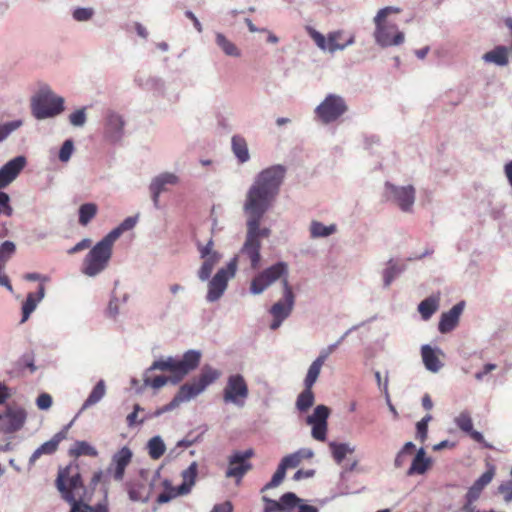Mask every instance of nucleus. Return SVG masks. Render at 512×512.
<instances>
[{"mask_svg":"<svg viewBox=\"0 0 512 512\" xmlns=\"http://www.w3.org/2000/svg\"><path fill=\"white\" fill-rule=\"evenodd\" d=\"M285 174L286 167L284 165H272L256 175L253 184L247 191L243 205L244 213L247 216L246 236L240 254L250 260L253 270L260 266L261 239L271 235V229L261 227V221L278 196Z\"/></svg>","mask_w":512,"mask_h":512,"instance_id":"f257e3e1","label":"nucleus"},{"mask_svg":"<svg viewBox=\"0 0 512 512\" xmlns=\"http://www.w3.org/2000/svg\"><path fill=\"white\" fill-rule=\"evenodd\" d=\"M56 487L62 499L69 505L68 512H110L107 494L94 505L86 501V487L79 472L70 475L68 467L60 470Z\"/></svg>","mask_w":512,"mask_h":512,"instance_id":"f03ea898","label":"nucleus"},{"mask_svg":"<svg viewBox=\"0 0 512 512\" xmlns=\"http://www.w3.org/2000/svg\"><path fill=\"white\" fill-rule=\"evenodd\" d=\"M203 263L197 272V276L201 281H208V291L206 300L209 303L218 301L228 286V281L232 279L237 271L238 257L234 256L230 259L225 267H221L215 275L210 279L212 271L216 264L222 259V254L212 253L206 257H200Z\"/></svg>","mask_w":512,"mask_h":512,"instance_id":"7ed1b4c3","label":"nucleus"},{"mask_svg":"<svg viewBox=\"0 0 512 512\" xmlns=\"http://www.w3.org/2000/svg\"><path fill=\"white\" fill-rule=\"evenodd\" d=\"M106 395V384L103 379H100L95 386L92 388L91 392L89 393L86 400L83 402L80 410L74 417V419L64 426L59 432L54 434V436L47 442L40 445L30 456L29 458V466H33L35 462L42 456V455H52L54 454L60 442L64 440L67 437V432L70 429V427L73 425L74 420L86 409L96 405L99 403L104 396Z\"/></svg>","mask_w":512,"mask_h":512,"instance_id":"20e7f679","label":"nucleus"},{"mask_svg":"<svg viewBox=\"0 0 512 512\" xmlns=\"http://www.w3.org/2000/svg\"><path fill=\"white\" fill-rule=\"evenodd\" d=\"M401 9L395 6H386L380 9L373 19L375 30L373 33L375 42L382 48L399 46L404 43L405 35L398 29L395 23L386 21L388 15L399 13Z\"/></svg>","mask_w":512,"mask_h":512,"instance_id":"39448f33","label":"nucleus"},{"mask_svg":"<svg viewBox=\"0 0 512 512\" xmlns=\"http://www.w3.org/2000/svg\"><path fill=\"white\" fill-rule=\"evenodd\" d=\"M32 114L38 119H47L59 115L64 110V98L56 96L50 89H42L32 100Z\"/></svg>","mask_w":512,"mask_h":512,"instance_id":"423d86ee","label":"nucleus"},{"mask_svg":"<svg viewBox=\"0 0 512 512\" xmlns=\"http://www.w3.org/2000/svg\"><path fill=\"white\" fill-rule=\"evenodd\" d=\"M288 275V264L284 261H278L254 276L250 283V293L253 295L262 294L277 280H281V284L283 285L284 280L288 281Z\"/></svg>","mask_w":512,"mask_h":512,"instance_id":"0eeeda50","label":"nucleus"},{"mask_svg":"<svg viewBox=\"0 0 512 512\" xmlns=\"http://www.w3.org/2000/svg\"><path fill=\"white\" fill-rule=\"evenodd\" d=\"M248 397L249 388L244 376L239 373L229 375L222 391L223 402L243 408Z\"/></svg>","mask_w":512,"mask_h":512,"instance_id":"6e6552de","label":"nucleus"},{"mask_svg":"<svg viewBox=\"0 0 512 512\" xmlns=\"http://www.w3.org/2000/svg\"><path fill=\"white\" fill-rule=\"evenodd\" d=\"M221 376V372L210 365H204L197 378L179 387V392L186 402L201 394L209 385Z\"/></svg>","mask_w":512,"mask_h":512,"instance_id":"1a4fd4ad","label":"nucleus"},{"mask_svg":"<svg viewBox=\"0 0 512 512\" xmlns=\"http://www.w3.org/2000/svg\"><path fill=\"white\" fill-rule=\"evenodd\" d=\"M295 305V294L289 281L284 280L283 296L274 303L269 309V313L273 317L269 327L271 330H277L282 323L291 315Z\"/></svg>","mask_w":512,"mask_h":512,"instance_id":"9d476101","label":"nucleus"},{"mask_svg":"<svg viewBox=\"0 0 512 512\" xmlns=\"http://www.w3.org/2000/svg\"><path fill=\"white\" fill-rule=\"evenodd\" d=\"M384 198L387 202L397 205L401 211L412 212L416 191L412 185L397 186L389 181L384 185Z\"/></svg>","mask_w":512,"mask_h":512,"instance_id":"9b49d317","label":"nucleus"},{"mask_svg":"<svg viewBox=\"0 0 512 512\" xmlns=\"http://www.w3.org/2000/svg\"><path fill=\"white\" fill-rule=\"evenodd\" d=\"M112 253L99 244H95L86 254L81 265V272L88 277H96L109 265Z\"/></svg>","mask_w":512,"mask_h":512,"instance_id":"f8f14e48","label":"nucleus"},{"mask_svg":"<svg viewBox=\"0 0 512 512\" xmlns=\"http://www.w3.org/2000/svg\"><path fill=\"white\" fill-rule=\"evenodd\" d=\"M347 110L348 107L344 98L340 95L330 93L315 108V114L322 123L330 124L344 115Z\"/></svg>","mask_w":512,"mask_h":512,"instance_id":"ddd939ff","label":"nucleus"},{"mask_svg":"<svg viewBox=\"0 0 512 512\" xmlns=\"http://www.w3.org/2000/svg\"><path fill=\"white\" fill-rule=\"evenodd\" d=\"M125 125L126 121L120 113L107 110L103 119V138L111 144L120 143L125 136Z\"/></svg>","mask_w":512,"mask_h":512,"instance_id":"4468645a","label":"nucleus"},{"mask_svg":"<svg viewBox=\"0 0 512 512\" xmlns=\"http://www.w3.org/2000/svg\"><path fill=\"white\" fill-rule=\"evenodd\" d=\"M329 415L330 409L326 405L320 404L314 408L311 415L307 416L306 423L312 426L311 435L315 440H326Z\"/></svg>","mask_w":512,"mask_h":512,"instance_id":"2eb2a0df","label":"nucleus"},{"mask_svg":"<svg viewBox=\"0 0 512 512\" xmlns=\"http://www.w3.org/2000/svg\"><path fill=\"white\" fill-rule=\"evenodd\" d=\"M27 413L22 407L7 406L0 413V431L4 434H12L21 430L26 422Z\"/></svg>","mask_w":512,"mask_h":512,"instance_id":"dca6fc26","label":"nucleus"},{"mask_svg":"<svg viewBox=\"0 0 512 512\" xmlns=\"http://www.w3.org/2000/svg\"><path fill=\"white\" fill-rule=\"evenodd\" d=\"M254 455L253 449L235 451L228 459L229 467L226 470V477L240 480L252 468L248 459Z\"/></svg>","mask_w":512,"mask_h":512,"instance_id":"f3484780","label":"nucleus"},{"mask_svg":"<svg viewBox=\"0 0 512 512\" xmlns=\"http://www.w3.org/2000/svg\"><path fill=\"white\" fill-rule=\"evenodd\" d=\"M179 183V177L171 172H164L155 176L150 185L149 191L153 206L156 209H160V195L167 191V185H177Z\"/></svg>","mask_w":512,"mask_h":512,"instance_id":"a211bd4d","label":"nucleus"},{"mask_svg":"<svg viewBox=\"0 0 512 512\" xmlns=\"http://www.w3.org/2000/svg\"><path fill=\"white\" fill-rule=\"evenodd\" d=\"M27 164V159L23 155L16 156L6 162L0 168V189L10 185L21 173Z\"/></svg>","mask_w":512,"mask_h":512,"instance_id":"6ab92c4d","label":"nucleus"},{"mask_svg":"<svg viewBox=\"0 0 512 512\" xmlns=\"http://www.w3.org/2000/svg\"><path fill=\"white\" fill-rule=\"evenodd\" d=\"M16 253V244L11 240H6L0 244V286L5 287L9 292L13 293V287L9 277L5 274L4 269L7 262Z\"/></svg>","mask_w":512,"mask_h":512,"instance_id":"aec40b11","label":"nucleus"},{"mask_svg":"<svg viewBox=\"0 0 512 512\" xmlns=\"http://www.w3.org/2000/svg\"><path fill=\"white\" fill-rule=\"evenodd\" d=\"M464 307L465 302L460 301L455 304L449 311L442 313L438 324V330L440 333L446 334L456 328Z\"/></svg>","mask_w":512,"mask_h":512,"instance_id":"412c9836","label":"nucleus"},{"mask_svg":"<svg viewBox=\"0 0 512 512\" xmlns=\"http://www.w3.org/2000/svg\"><path fill=\"white\" fill-rule=\"evenodd\" d=\"M132 455V451L124 446L112 456L111 465L107 471L111 472L112 467H114L113 477L115 480L121 481L123 479L125 469L131 462Z\"/></svg>","mask_w":512,"mask_h":512,"instance_id":"4be33fe9","label":"nucleus"},{"mask_svg":"<svg viewBox=\"0 0 512 512\" xmlns=\"http://www.w3.org/2000/svg\"><path fill=\"white\" fill-rule=\"evenodd\" d=\"M407 269L406 262L399 259H389L382 271L383 287L388 288Z\"/></svg>","mask_w":512,"mask_h":512,"instance_id":"5701e85b","label":"nucleus"},{"mask_svg":"<svg viewBox=\"0 0 512 512\" xmlns=\"http://www.w3.org/2000/svg\"><path fill=\"white\" fill-rule=\"evenodd\" d=\"M510 48L504 45H497L490 51L483 54L482 60L485 63L494 64L499 67L507 66L509 63Z\"/></svg>","mask_w":512,"mask_h":512,"instance_id":"b1692460","label":"nucleus"},{"mask_svg":"<svg viewBox=\"0 0 512 512\" xmlns=\"http://www.w3.org/2000/svg\"><path fill=\"white\" fill-rule=\"evenodd\" d=\"M201 357V351L195 349L187 350L181 358H177L178 371L183 374H189L198 368Z\"/></svg>","mask_w":512,"mask_h":512,"instance_id":"393cba45","label":"nucleus"},{"mask_svg":"<svg viewBox=\"0 0 512 512\" xmlns=\"http://www.w3.org/2000/svg\"><path fill=\"white\" fill-rule=\"evenodd\" d=\"M45 296V287L43 284L38 286L37 293H28L26 300L22 304V318L21 323L28 320L33 311L37 308V305L42 301Z\"/></svg>","mask_w":512,"mask_h":512,"instance_id":"a878e982","label":"nucleus"},{"mask_svg":"<svg viewBox=\"0 0 512 512\" xmlns=\"http://www.w3.org/2000/svg\"><path fill=\"white\" fill-rule=\"evenodd\" d=\"M198 474V464L196 461H193L187 469L182 471V483L178 485V493L187 495L191 492L193 486L195 485L196 478Z\"/></svg>","mask_w":512,"mask_h":512,"instance_id":"bb28decb","label":"nucleus"},{"mask_svg":"<svg viewBox=\"0 0 512 512\" xmlns=\"http://www.w3.org/2000/svg\"><path fill=\"white\" fill-rule=\"evenodd\" d=\"M231 150L236 157L238 163L244 164L249 161L250 154L248 144L241 135H234L231 138Z\"/></svg>","mask_w":512,"mask_h":512,"instance_id":"cd10ccee","label":"nucleus"},{"mask_svg":"<svg viewBox=\"0 0 512 512\" xmlns=\"http://www.w3.org/2000/svg\"><path fill=\"white\" fill-rule=\"evenodd\" d=\"M421 356L423 363L428 371L436 373L441 369L442 363L429 344L422 345Z\"/></svg>","mask_w":512,"mask_h":512,"instance_id":"c85d7f7f","label":"nucleus"},{"mask_svg":"<svg viewBox=\"0 0 512 512\" xmlns=\"http://www.w3.org/2000/svg\"><path fill=\"white\" fill-rule=\"evenodd\" d=\"M215 43L226 56H241V50L232 41H230L223 33H215Z\"/></svg>","mask_w":512,"mask_h":512,"instance_id":"c756f323","label":"nucleus"},{"mask_svg":"<svg viewBox=\"0 0 512 512\" xmlns=\"http://www.w3.org/2000/svg\"><path fill=\"white\" fill-rule=\"evenodd\" d=\"M329 448L334 461L340 464L346 457L347 454L355 452V446H351L349 443H338L335 441L329 442Z\"/></svg>","mask_w":512,"mask_h":512,"instance_id":"7c9ffc66","label":"nucleus"},{"mask_svg":"<svg viewBox=\"0 0 512 512\" xmlns=\"http://www.w3.org/2000/svg\"><path fill=\"white\" fill-rule=\"evenodd\" d=\"M315 395L312 387H304L303 391L299 393L296 399V409L300 413H306L314 404Z\"/></svg>","mask_w":512,"mask_h":512,"instance_id":"2f4dec72","label":"nucleus"},{"mask_svg":"<svg viewBox=\"0 0 512 512\" xmlns=\"http://www.w3.org/2000/svg\"><path fill=\"white\" fill-rule=\"evenodd\" d=\"M183 402H186V401L184 400V398L178 391L168 404H166V405L156 409L154 412L148 414L146 417L139 420V423L143 424L148 419L159 417L166 412H170V411L176 409Z\"/></svg>","mask_w":512,"mask_h":512,"instance_id":"473e14b6","label":"nucleus"},{"mask_svg":"<svg viewBox=\"0 0 512 512\" xmlns=\"http://www.w3.org/2000/svg\"><path fill=\"white\" fill-rule=\"evenodd\" d=\"M155 370L169 371L171 373L178 371L177 357L168 356L167 358L155 360L151 366L146 369V374Z\"/></svg>","mask_w":512,"mask_h":512,"instance_id":"72a5a7b5","label":"nucleus"},{"mask_svg":"<svg viewBox=\"0 0 512 512\" xmlns=\"http://www.w3.org/2000/svg\"><path fill=\"white\" fill-rule=\"evenodd\" d=\"M439 307V298L430 296L421 301L418 305V311L423 320H429Z\"/></svg>","mask_w":512,"mask_h":512,"instance_id":"f704fd0d","label":"nucleus"},{"mask_svg":"<svg viewBox=\"0 0 512 512\" xmlns=\"http://www.w3.org/2000/svg\"><path fill=\"white\" fill-rule=\"evenodd\" d=\"M98 207L95 203L88 202L84 203L79 207L78 210V221L82 226H87L91 220L96 216Z\"/></svg>","mask_w":512,"mask_h":512,"instance_id":"c9c22d12","label":"nucleus"},{"mask_svg":"<svg viewBox=\"0 0 512 512\" xmlns=\"http://www.w3.org/2000/svg\"><path fill=\"white\" fill-rule=\"evenodd\" d=\"M69 455L74 457H79L82 455H87L91 457H96L98 455L95 447L90 445L86 441H75L73 446L69 449Z\"/></svg>","mask_w":512,"mask_h":512,"instance_id":"e433bc0d","label":"nucleus"},{"mask_svg":"<svg viewBox=\"0 0 512 512\" xmlns=\"http://www.w3.org/2000/svg\"><path fill=\"white\" fill-rule=\"evenodd\" d=\"M129 499L133 502L146 503L149 500V491L142 483H135L128 488Z\"/></svg>","mask_w":512,"mask_h":512,"instance_id":"4c0bfd02","label":"nucleus"},{"mask_svg":"<svg viewBox=\"0 0 512 512\" xmlns=\"http://www.w3.org/2000/svg\"><path fill=\"white\" fill-rule=\"evenodd\" d=\"M432 465V459L413 458L410 467L406 471V476H415L425 474Z\"/></svg>","mask_w":512,"mask_h":512,"instance_id":"58836bf2","label":"nucleus"},{"mask_svg":"<svg viewBox=\"0 0 512 512\" xmlns=\"http://www.w3.org/2000/svg\"><path fill=\"white\" fill-rule=\"evenodd\" d=\"M279 502L282 511H290L294 508L299 509L300 506L306 505L305 503H303V500L293 492L284 493L280 497Z\"/></svg>","mask_w":512,"mask_h":512,"instance_id":"ea45409f","label":"nucleus"},{"mask_svg":"<svg viewBox=\"0 0 512 512\" xmlns=\"http://www.w3.org/2000/svg\"><path fill=\"white\" fill-rule=\"evenodd\" d=\"M147 448H148L149 456L154 460L159 459L164 454V452L166 450V446H165L163 439L158 435L152 437L149 440V442L147 444Z\"/></svg>","mask_w":512,"mask_h":512,"instance_id":"a19ab883","label":"nucleus"},{"mask_svg":"<svg viewBox=\"0 0 512 512\" xmlns=\"http://www.w3.org/2000/svg\"><path fill=\"white\" fill-rule=\"evenodd\" d=\"M336 231V225H324L321 222L313 221L310 225V234L312 238L328 237Z\"/></svg>","mask_w":512,"mask_h":512,"instance_id":"79ce46f5","label":"nucleus"},{"mask_svg":"<svg viewBox=\"0 0 512 512\" xmlns=\"http://www.w3.org/2000/svg\"><path fill=\"white\" fill-rule=\"evenodd\" d=\"M323 363L320 360L315 359L308 368L306 377L304 379V387H313L316 383Z\"/></svg>","mask_w":512,"mask_h":512,"instance_id":"37998d69","label":"nucleus"},{"mask_svg":"<svg viewBox=\"0 0 512 512\" xmlns=\"http://www.w3.org/2000/svg\"><path fill=\"white\" fill-rule=\"evenodd\" d=\"M23 125V120L15 119L0 124V143L4 142L13 132Z\"/></svg>","mask_w":512,"mask_h":512,"instance_id":"c03bdc74","label":"nucleus"},{"mask_svg":"<svg viewBox=\"0 0 512 512\" xmlns=\"http://www.w3.org/2000/svg\"><path fill=\"white\" fill-rule=\"evenodd\" d=\"M145 90L153 92L157 95H164L165 93V82L162 78L151 76L145 80Z\"/></svg>","mask_w":512,"mask_h":512,"instance_id":"a18cd8bd","label":"nucleus"},{"mask_svg":"<svg viewBox=\"0 0 512 512\" xmlns=\"http://www.w3.org/2000/svg\"><path fill=\"white\" fill-rule=\"evenodd\" d=\"M285 475H286V469L279 464L275 473L273 474L271 480L264 485V487L261 489V491L263 492V491L278 487L284 480Z\"/></svg>","mask_w":512,"mask_h":512,"instance_id":"49530a36","label":"nucleus"},{"mask_svg":"<svg viewBox=\"0 0 512 512\" xmlns=\"http://www.w3.org/2000/svg\"><path fill=\"white\" fill-rule=\"evenodd\" d=\"M123 233L118 227L112 229L107 235H105L97 244L107 249L112 253L113 243L122 235Z\"/></svg>","mask_w":512,"mask_h":512,"instance_id":"de8ad7c7","label":"nucleus"},{"mask_svg":"<svg viewBox=\"0 0 512 512\" xmlns=\"http://www.w3.org/2000/svg\"><path fill=\"white\" fill-rule=\"evenodd\" d=\"M495 471L496 468L493 464H487L486 471L473 484L483 490L492 481Z\"/></svg>","mask_w":512,"mask_h":512,"instance_id":"09e8293b","label":"nucleus"},{"mask_svg":"<svg viewBox=\"0 0 512 512\" xmlns=\"http://www.w3.org/2000/svg\"><path fill=\"white\" fill-rule=\"evenodd\" d=\"M94 15V9L91 7H77L72 11V17L77 22L89 21Z\"/></svg>","mask_w":512,"mask_h":512,"instance_id":"8fccbe9b","label":"nucleus"},{"mask_svg":"<svg viewBox=\"0 0 512 512\" xmlns=\"http://www.w3.org/2000/svg\"><path fill=\"white\" fill-rule=\"evenodd\" d=\"M431 419L432 416L430 414H427L416 424V437L420 439L421 442H424L427 438L428 423Z\"/></svg>","mask_w":512,"mask_h":512,"instance_id":"3c124183","label":"nucleus"},{"mask_svg":"<svg viewBox=\"0 0 512 512\" xmlns=\"http://www.w3.org/2000/svg\"><path fill=\"white\" fill-rule=\"evenodd\" d=\"M73 151H74V142L72 139H66L60 150H59V160L61 162H68L73 154Z\"/></svg>","mask_w":512,"mask_h":512,"instance_id":"603ef678","label":"nucleus"},{"mask_svg":"<svg viewBox=\"0 0 512 512\" xmlns=\"http://www.w3.org/2000/svg\"><path fill=\"white\" fill-rule=\"evenodd\" d=\"M120 298L112 291L110 300L106 308V315L110 318H116L119 314Z\"/></svg>","mask_w":512,"mask_h":512,"instance_id":"864d4df0","label":"nucleus"},{"mask_svg":"<svg viewBox=\"0 0 512 512\" xmlns=\"http://www.w3.org/2000/svg\"><path fill=\"white\" fill-rule=\"evenodd\" d=\"M167 382H169V378L165 375H159L155 378L151 379L148 374H146V371L144 372V385L150 386L153 389H160L163 387Z\"/></svg>","mask_w":512,"mask_h":512,"instance_id":"5fc2aeb1","label":"nucleus"},{"mask_svg":"<svg viewBox=\"0 0 512 512\" xmlns=\"http://www.w3.org/2000/svg\"><path fill=\"white\" fill-rule=\"evenodd\" d=\"M455 422L457 427L461 429L463 432L468 433L469 431H472L473 423L469 413H460V415L456 418Z\"/></svg>","mask_w":512,"mask_h":512,"instance_id":"6e6d98bb","label":"nucleus"},{"mask_svg":"<svg viewBox=\"0 0 512 512\" xmlns=\"http://www.w3.org/2000/svg\"><path fill=\"white\" fill-rule=\"evenodd\" d=\"M511 479L503 481L498 486V493L503 494L504 501L506 503L512 502V467L510 470Z\"/></svg>","mask_w":512,"mask_h":512,"instance_id":"4d7b16f0","label":"nucleus"},{"mask_svg":"<svg viewBox=\"0 0 512 512\" xmlns=\"http://www.w3.org/2000/svg\"><path fill=\"white\" fill-rule=\"evenodd\" d=\"M86 108L83 107L81 109H78L70 114L69 116V122L71 125L75 127H82L86 123Z\"/></svg>","mask_w":512,"mask_h":512,"instance_id":"13d9d810","label":"nucleus"},{"mask_svg":"<svg viewBox=\"0 0 512 512\" xmlns=\"http://www.w3.org/2000/svg\"><path fill=\"white\" fill-rule=\"evenodd\" d=\"M0 207H2L1 214L8 217L13 215L14 210L10 204V196L4 191H0Z\"/></svg>","mask_w":512,"mask_h":512,"instance_id":"bf43d9fd","label":"nucleus"},{"mask_svg":"<svg viewBox=\"0 0 512 512\" xmlns=\"http://www.w3.org/2000/svg\"><path fill=\"white\" fill-rule=\"evenodd\" d=\"M341 34L342 33L340 31L329 33L327 38V51H329L330 53H334L335 51L339 50V48L335 47L342 45L341 43H338V39L341 37Z\"/></svg>","mask_w":512,"mask_h":512,"instance_id":"052dcab7","label":"nucleus"},{"mask_svg":"<svg viewBox=\"0 0 512 512\" xmlns=\"http://www.w3.org/2000/svg\"><path fill=\"white\" fill-rule=\"evenodd\" d=\"M300 463L298 455L294 452L283 457L279 464L287 470L297 467Z\"/></svg>","mask_w":512,"mask_h":512,"instance_id":"680f3d73","label":"nucleus"},{"mask_svg":"<svg viewBox=\"0 0 512 512\" xmlns=\"http://www.w3.org/2000/svg\"><path fill=\"white\" fill-rule=\"evenodd\" d=\"M52 403V397L48 393H41L36 400V405L40 410H48Z\"/></svg>","mask_w":512,"mask_h":512,"instance_id":"e2e57ef3","label":"nucleus"},{"mask_svg":"<svg viewBox=\"0 0 512 512\" xmlns=\"http://www.w3.org/2000/svg\"><path fill=\"white\" fill-rule=\"evenodd\" d=\"M263 501L265 503L263 512H278L282 511L279 500L271 499L267 496H263Z\"/></svg>","mask_w":512,"mask_h":512,"instance_id":"0e129e2a","label":"nucleus"},{"mask_svg":"<svg viewBox=\"0 0 512 512\" xmlns=\"http://www.w3.org/2000/svg\"><path fill=\"white\" fill-rule=\"evenodd\" d=\"M310 36L312 37V39L314 40V42L316 43V45L321 49V50H324L326 51L327 49V39L325 38V36L314 30V29H310Z\"/></svg>","mask_w":512,"mask_h":512,"instance_id":"69168bd1","label":"nucleus"},{"mask_svg":"<svg viewBox=\"0 0 512 512\" xmlns=\"http://www.w3.org/2000/svg\"><path fill=\"white\" fill-rule=\"evenodd\" d=\"M213 245H214V242H213L212 238H210L209 241L205 245H203L201 243H197V248H198L200 257H206L208 255H211L212 253H219L218 251L213 250Z\"/></svg>","mask_w":512,"mask_h":512,"instance_id":"338daca9","label":"nucleus"},{"mask_svg":"<svg viewBox=\"0 0 512 512\" xmlns=\"http://www.w3.org/2000/svg\"><path fill=\"white\" fill-rule=\"evenodd\" d=\"M137 221V216H129L125 218L117 227L121 230L122 233H124L125 231L133 229L137 224Z\"/></svg>","mask_w":512,"mask_h":512,"instance_id":"774afa93","label":"nucleus"}]
</instances>
